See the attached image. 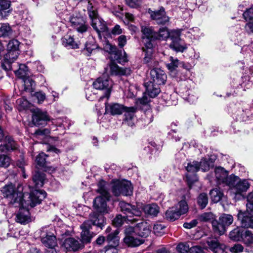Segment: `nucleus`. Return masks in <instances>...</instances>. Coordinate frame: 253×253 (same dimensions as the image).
<instances>
[{
	"label": "nucleus",
	"mask_w": 253,
	"mask_h": 253,
	"mask_svg": "<svg viewBox=\"0 0 253 253\" xmlns=\"http://www.w3.org/2000/svg\"><path fill=\"white\" fill-rule=\"evenodd\" d=\"M62 247L67 251L76 252L84 247V245L80 241L74 238L69 237L65 239L62 243Z\"/></svg>",
	"instance_id": "2eb2a0df"
},
{
	"label": "nucleus",
	"mask_w": 253,
	"mask_h": 253,
	"mask_svg": "<svg viewBox=\"0 0 253 253\" xmlns=\"http://www.w3.org/2000/svg\"><path fill=\"white\" fill-rule=\"evenodd\" d=\"M16 40L12 39L7 45V51L5 59L1 63L2 68L6 71L11 69V64L15 60L14 53L16 51Z\"/></svg>",
	"instance_id": "6e6552de"
},
{
	"label": "nucleus",
	"mask_w": 253,
	"mask_h": 253,
	"mask_svg": "<svg viewBox=\"0 0 253 253\" xmlns=\"http://www.w3.org/2000/svg\"><path fill=\"white\" fill-rule=\"evenodd\" d=\"M247 211H250L251 214H253V192L250 193L247 196Z\"/></svg>",
	"instance_id": "0e129e2a"
},
{
	"label": "nucleus",
	"mask_w": 253,
	"mask_h": 253,
	"mask_svg": "<svg viewBox=\"0 0 253 253\" xmlns=\"http://www.w3.org/2000/svg\"><path fill=\"white\" fill-rule=\"evenodd\" d=\"M87 10L88 15L91 20V22L96 18H99L96 9L93 7L90 1H88Z\"/></svg>",
	"instance_id": "3c124183"
},
{
	"label": "nucleus",
	"mask_w": 253,
	"mask_h": 253,
	"mask_svg": "<svg viewBox=\"0 0 253 253\" xmlns=\"http://www.w3.org/2000/svg\"><path fill=\"white\" fill-rule=\"evenodd\" d=\"M81 228L82 230L81 234L82 244L83 245L84 244L90 243L94 236L93 233L90 231L91 228L86 226H84V223L81 225Z\"/></svg>",
	"instance_id": "a878e982"
},
{
	"label": "nucleus",
	"mask_w": 253,
	"mask_h": 253,
	"mask_svg": "<svg viewBox=\"0 0 253 253\" xmlns=\"http://www.w3.org/2000/svg\"><path fill=\"white\" fill-rule=\"evenodd\" d=\"M97 192L100 196L96 197L93 200V207L96 211L101 213H107L109 208L106 202L110 198V194L108 191L109 184L104 180H100L97 184Z\"/></svg>",
	"instance_id": "20e7f679"
},
{
	"label": "nucleus",
	"mask_w": 253,
	"mask_h": 253,
	"mask_svg": "<svg viewBox=\"0 0 253 253\" xmlns=\"http://www.w3.org/2000/svg\"><path fill=\"white\" fill-rule=\"evenodd\" d=\"M62 40L63 44L68 48L77 49L81 47V42L75 41L73 37L71 36H65Z\"/></svg>",
	"instance_id": "c85d7f7f"
},
{
	"label": "nucleus",
	"mask_w": 253,
	"mask_h": 253,
	"mask_svg": "<svg viewBox=\"0 0 253 253\" xmlns=\"http://www.w3.org/2000/svg\"><path fill=\"white\" fill-rule=\"evenodd\" d=\"M143 119L145 124H149L153 121V115L151 110H147L144 112Z\"/></svg>",
	"instance_id": "e2e57ef3"
},
{
	"label": "nucleus",
	"mask_w": 253,
	"mask_h": 253,
	"mask_svg": "<svg viewBox=\"0 0 253 253\" xmlns=\"http://www.w3.org/2000/svg\"><path fill=\"white\" fill-rule=\"evenodd\" d=\"M20 157L21 160L19 161V163L17 162V175L19 174L21 175L23 178H26L27 175L25 173V170L24 167L25 162L24 161L23 155L22 153H20Z\"/></svg>",
	"instance_id": "79ce46f5"
},
{
	"label": "nucleus",
	"mask_w": 253,
	"mask_h": 253,
	"mask_svg": "<svg viewBox=\"0 0 253 253\" xmlns=\"http://www.w3.org/2000/svg\"><path fill=\"white\" fill-rule=\"evenodd\" d=\"M170 62L166 64L168 69L172 71L174 70L179 65V61L176 58L172 56L169 57Z\"/></svg>",
	"instance_id": "5fc2aeb1"
},
{
	"label": "nucleus",
	"mask_w": 253,
	"mask_h": 253,
	"mask_svg": "<svg viewBox=\"0 0 253 253\" xmlns=\"http://www.w3.org/2000/svg\"><path fill=\"white\" fill-rule=\"evenodd\" d=\"M27 186L18 185L17 187V203L19 211L17 213V222L27 224L31 220L29 206L33 208L41 203L45 198L46 193L41 190H35L29 193Z\"/></svg>",
	"instance_id": "f257e3e1"
},
{
	"label": "nucleus",
	"mask_w": 253,
	"mask_h": 253,
	"mask_svg": "<svg viewBox=\"0 0 253 253\" xmlns=\"http://www.w3.org/2000/svg\"><path fill=\"white\" fill-rule=\"evenodd\" d=\"M50 133V130L48 128L43 129H38L34 133V137L39 138L40 136H47Z\"/></svg>",
	"instance_id": "680f3d73"
},
{
	"label": "nucleus",
	"mask_w": 253,
	"mask_h": 253,
	"mask_svg": "<svg viewBox=\"0 0 253 253\" xmlns=\"http://www.w3.org/2000/svg\"><path fill=\"white\" fill-rule=\"evenodd\" d=\"M243 231V229L239 227H237L230 231L229 235V238L232 240L235 241H241L242 240Z\"/></svg>",
	"instance_id": "e433bc0d"
},
{
	"label": "nucleus",
	"mask_w": 253,
	"mask_h": 253,
	"mask_svg": "<svg viewBox=\"0 0 253 253\" xmlns=\"http://www.w3.org/2000/svg\"><path fill=\"white\" fill-rule=\"evenodd\" d=\"M186 169L188 172H196L200 169L199 162L194 161L187 164Z\"/></svg>",
	"instance_id": "13d9d810"
},
{
	"label": "nucleus",
	"mask_w": 253,
	"mask_h": 253,
	"mask_svg": "<svg viewBox=\"0 0 253 253\" xmlns=\"http://www.w3.org/2000/svg\"><path fill=\"white\" fill-rule=\"evenodd\" d=\"M179 30L173 31L172 35L170 36L171 43L169 47L174 51L178 52H183L187 48V44L180 38Z\"/></svg>",
	"instance_id": "9b49d317"
},
{
	"label": "nucleus",
	"mask_w": 253,
	"mask_h": 253,
	"mask_svg": "<svg viewBox=\"0 0 253 253\" xmlns=\"http://www.w3.org/2000/svg\"><path fill=\"white\" fill-rule=\"evenodd\" d=\"M177 125L176 123H172L171 124V130L168 133V136L169 138L174 140L175 142L179 141L180 139V137L178 136V134H177V130L174 128V127Z\"/></svg>",
	"instance_id": "603ef678"
},
{
	"label": "nucleus",
	"mask_w": 253,
	"mask_h": 253,
	"mask_svg": "<svg viewBox=\"0 0 253 253\" xmlns=\"http://www.w3.org/2000/svg\"><path fill=\"white\" fill-rule=\"evenodd\" d=\"M127 107L119 103H105V112L112 115H121Z\"/></svg>",
	"instance_id": "412c9836"
},
{
	"label": "nucleus",
	"mask_w": 253,
	"mask_h": 253,
	"mask_svg": "<svg viewBox=\"0 0 253 253\" xmlns=\"http://www.w3.org/2000/svg\"><path fill=\"white\" fill-rule=\"evenodd\" d=\"M124 243L129 247H137L142 244L140 239L135 238L134 235L126 236L124 239Z\"/></svg>",
	"instance_id": "f704fd0d"
},
{
	"label": "nucleus",
	"mask_w": 253,
	"mask_h": 253,
	"mask_svg": "<svg viewBox=\"0 0 253 253\" xmlns=\"http://www.w3.org/2000/svg\"><path fill=\"white\" fill-rule=\"evenodd\" d=\"M198 218L202 222L211 221L212 222V220H215L214 215L211 212H205L200 215Z\"/></svg>",
	"instance_id": "8fccbe9b"
},
{
	"label": "nucleus",
	"mask_w": 253,
	"mask_h": 253,
	"mask_svg": "<svg viewBox=\"0 0 253 253\" xmlns=\"http://www.w3.org/2000/svg\"><path fill=\"white\" fill-rule=\"evenodd\" d=\"M156 62V61L154 59ZM157 64L156 65L152 62V66H150L149 63H146L150 68H153L150 71V75L153 80V82L155 83L158 84H165L167 80V75L165 73L164 71L160 68H157L158 62L157 61Z\"/></svg>",
	"instance_id": "f8f14e48"
},
{
	"label": "nucleus",
	"mask_w": 253,
	"mask_h": 253,
	"mask_svg": "<svg viewBox=\"0 0 253 253\" xmlns=\"http://www.w3.org/2000/svg\"><path fill=\"white\" fill-rule=\"evenodd\" d=\"M122 194L125 196H129L132 194V187L131 183L127 180L120 181Z\"/></svg>",
	"instance_id": "c9c22d12"
},
{
	"label": "nucleus",
	"mask_w": 253,
	"mask_h": 253,
	"mask_svg": "<svg viewBox=\"0 0 253 253\" xmlns=\"http://www.w3.org/2000/svg\"><path fill=\"white\" fill-rule=\"evenodd\" d=\"M172 32L173 31L169 33L168 29L166 27L160 28L159 32H157L156 40H165L168 38L170 39V36L172 35Z\"/></svg>",
	"instance_id": "58836bf2"
},
{
	"label": "nucleus",
	"mask_w": 253,
	"mask_h": 253,
	"mask_svg": "<svg viewBox=\"0 0 253 253\" xmlns=\"http://www.w3.org/2000/svg\"><path fill=\"white\" fill-rule=\"evenodd\" d=\"M242 237L241 241L246 244L250 245L253 243V234L250 231L244 230Z\"/></svg>",
	"instance_id": "09e8293b"
},
{
	"label": "nucleus",
	"mask_w": 253,
	"mask_h": 253,
	"mask_svg": "<svg viewBox=\"0 0 253 253\" xmlns=\"http://www.w3.org/2000/svg\"><path fill=\"white\" fill-rule=\"evenodd\" d=\"M176 250L178 253H188L190 247L187 243H180L177 245Z\"/></svg>",
	"instance_id": "69168bd1"
},
{
	"label": "nucleus",
	"mask_w": 253,
	"mask_h": 253,
	"mask_svg": "<svg viewBox=\"0 0 253 253\" xmlns=\"http://www.w3.org/2000/svg\"><path fill=\"white\" fill-rule=\"evenodd\" d=\"M104 69L105 73L107 75L122 76L126 74V70L120 68L113 61H111Z\"/></svg>",
	"instance_id": "4be33fe9"
},
{
	"label": "nucleus",
	"mask_w": 253,
	"mask_h": 253,
	"mask_svg": "<svg viewBox=\"0 0 253 253\" xmlns=\"http://www.w3.org/2000/svg\"><path fill=\"white\" fill-rule=\"evenodd\" d=\"M22 82L24 84V90L32 94L36 86L35 82L29 77H28L27 78L23 79Z\"/></svg>",
	"instance_id": "7c9ffc66"
},
{
	"label": "nucleus",
	"mask_w": 253,
	"mask_h": 253,
	"mask_svg": "<svg viewBox=\"0 0 253 253\" xmlns=\"http://www.w3.org/2000/svg\"><path fill=\"white\" fill-rule=\"evenodd\" d=\"M188 210V206L186 201H181L175 207H171L167 211L165 214L166 218L169 221H174L181 214L187 212Z\"/></svg>",
	"instance_id": "0eeeda50"
},
{
	"label": "nucleus",
	"mask_w": 253,
	"mask_h": 253,
	"mask_svg": "<svg viewBox=\"0 0 253 253\" xmlns=\"http://www.w3.org/2000/svg\"><path fill=\"white\" fill-rule=\"evenodd\" d=\"M103 49L112 56L114 55V60H116L119 63L124 64L127 62L126 57L125 56L121 57V53L117 47L115 45H112L108 41H104Z\"/></svg>",
	"instance_id": "ddd939ff"
},
{
	"label": "nucleus",
	"mask_w": 253,
	"mask_h": 253,
	"mask_svg": "<svg viewBox=\"0 0 253 253\" xmlns=\"http://www.w3.org/2000/svg\"><path fill=\"white\" fill-rule=\"evenodd\" d=\"M119 233V230L118 229H116L113 231V232L107 235L106 242L108 243V246L105 247V249H106V248L110 250L117 249L116 248L119 244L120 239L118 236Z\"/></svg>",
	"instance_id": "aec40b11"
},
{
	"label": "nucleus",
	"mask_w": 253,
	"mask_h": 253,
	"mask_svg": "<svg viewBox=\"0 0 253 253\" xmlns=\"http://www.w3.org/2000/svg\"><path fill=\"white\" fill-rule=\"evenodd\" d=\"M49 120V117L46 112H43L39 109H36L34 112L32 121L35 126H44Z\"/></svg>",
	"instance_id": "f3484780"
},
{
	"label": "nucleus",
	"mask_w": 253,
	"mask_h": 253,
	"mask_svg": "<svg viewBox=\"0 0 253 253\" xmlns=\"http://www.w3.org/2000/svg\"><path fill=\"white\" fill-rule=\"evenodd\" d=\"M243 16L246 21L253 20V7L247 9L243 13Z\"/></svg>",
	"instance_id": "774afa93"
},
{
	"label": "nucleus",
	"mask_w": 253,
	"mask_h": 253,
	"mask_svg": "<svg viewBox=\"0 0 253 253\" xmlns=\"http://www.w3.org/2000/svg\"><path fill=\"white\" fill-rule=\"evenodd\" d=\"M143 209L145 214L152 216H156L159 212V207L156 204L145 205Z\"/></svg>",
	"instance_id": "2f4dec72"
},
{
	"label": "nucleus",
	"mask_w": 253,
	"mask_h": 253,
	"mask_svg": "<svg viewBox=\"0 0 253 253\" xmlns=\"http://www.w3.org/2000/svg\"><path fill=\"white\" fill-rule=\"evenodd\" d=\"M41 241L48 249L55 248L57 245L56 237L50 232L46 233L45 236H43Z\"/></svg>",
	"instance_id": "bb28decb"
},
{
	"label": "nucleus",
	"mask_w": 253,
	"mask_h": 253,
	"mask_svg": "<svg viewBox=\"0 0 253 253\" xmlns=\"http://www.w3.org/2000/svg\"><path fill=\"white\" fill-rule=\"evenodd\" d=\"M228 186L236 200L244 199V193L249 189L251 184L246 179H241L238 176L231 175L228 180Z\"/></svg>",
	"instance_id": "39448f33"
},
{
	"label": "nucleus",
	"mask_w": 253,
	"mask_h": 253,
	"mask_svg": "<svg viewBox=\"0 0 253 253\" xmlns=\"http://www.w3.org/2000/svg\"><path fill=\"white\" fill-rule=\"evenodd\" d=\"M10 158L7 155H0V167L7 168L10 164Z\"/></svg>",
	"instance_id": "052dcab7"
},
{
	"label": "nucleus",
	"mask_w": 253,
	"mask_h": 253,
	"mask_svg": "<svg viewBox=\"0 0 253 253\" xmlns=\"http://www.w3.org/2000/svg\"><path fill=\"white\" fill-rule=\"evenodd\" d=\"M8 222L9 225L7 236L9 237L15 238L16 234V227L15 225L16 222V215H15V213L12 214L11 216L8 219Z\"/></svg>",
	"instance_id": "72a5a7b5"
},
{
	"label": "nucleus",
	"mask_w": 253,
	"mask_h": 253,
	"mask_svg": "<svg viewBox=\"0 0 253 253\" xmlns=\"http://www.w3.org/2000/svg\"><path fill=\"white\" fill-rule=\"evenodd\" d=\"M91 26L99 35L101 33H107L108 28L105 22L99 18H96L91 22Z\"/></svg>",
	"instance_id": "cd10ccee"
},
{
	"label": "nucleus",
	"mask_w": 253,
	"mask_h": 253,
	"mask_svg": "<svg viewBox=\"0 0 253 253\" xmlns=\"http://www.w3.org/2000/svg\"><path fill=\"white\" fill-rule=\"evenodd\" d=\"M111 191L115 196H119L122 194L120 180H112L111 183Z\"/></svg>",
	"instance_id": "a19ab883"
},
{
	"label": "nucleus",
	"mask_w": 253,
	"mask_h": 253,
	"mask_svg": "<svg viewBox=\"0 0 253 253\" xmlns=\"http://www.w3.org/2000/svg\"><path fill=\"white\" fill-rule=\"evenodd\" d=\"M199 164L200 169H201L203 171L209 170L210 167L212 165L211 162L206 159H202Z\"/></svg>",
	"instance_id": "4d7b16f0"
},
{
	"label": "nucleus",
	"mask_w": 253,
	"mask_h": 253,
	"mask_svg": "<svg viewBox=\"0 0 253 253\" xmlns=\"http://www.w3.org/2000/svg\"><path fill=\"white\" fill-rule=\"evenodd\" d=\"M121 211L126 216H123L121 214L116 215L113 220V224L116 227L122 226L125 222L127 221L130 222L137 221L142 214V210L140 208L135 205L126 203L124 201H121L119 204Z\"/></svg>",
	"instance_id": "f03ea898"
},
{
	"label": "nucleus",
	"mask_w": 253,
	"mask_h": 253,
	"mask_svg": "<svg viewBox=\"0 0 253 253\" xmlns=\"http://www.w3.org/2000/svg\"><path fill=\"white\" fill-rule=\"evenodd\" d=\"M135 234L142 237H147L151 232V227L146 221H142L136 224L135 227Z\"/></svg>",
	"instance_id": "5701e85b"
},
{
	"label": "nucleus",
	"mask_w": 253,
	"mask_h": 253,
	"mask_svg": "<svg viewBox=\"0 0 253 253\" xmlns=\"http://www.w3.org/2000/svg\"><path fill=\"white\" fill-rule=\"evenodd\" d=\"M219 220L227 228L233 223V217L231 214L224 213L219 217Z\"/></svg>",
	"instance_id": "de8ad7c7"
},
{
	"label": "nucleus",
	"mask_w": 253,
	"mask_h": 253,
	"mask_svg": "<svg viewBox=\"0 0 253 253\" xmlns=\"http://www.w3.org/2000/svg\"><path fill=\"white\" fill-rule=\"evenodd\" d=\"M45 175L44 173L36 171L33 176V181L36 188L42 187L44 184Z\"/></svg>",
	"instance_id": "473e14b6"
},
{
	"label": "nucleus",
	"mask_w": 253,
	"mask_h": 253,
	"mask_svg": "<svg viewBox=\"0 0 253 253\" xmlns=\"http://www.w3.org/2000/svg\"><path fill=\"white\" fill-rule=\"evenodd\" d=\"M243 212L240 211L238 214V220L240 221L242 227L246 228H253V214L250 211Z\"/></svg>",
	"instance_id": "a211bd4d"
},
{
	"label": "nucleus",
	"mask_w": 253,
	"mask_h": 253,
	"mask_svg": "<svg viewBox=\"0 0 253 253\" xmlns=\"http://www.w3.org/2000/svg\"><path fill=\"white\" fill-rule=\"evenodd\" d=\"M211 224L213 231L215 234L218 235H222L225 233L226 228L219 219L218 220H212Z\"/></svg>",
	"instance_id": "c756f323"
},
{
	"label": "nucleus",
	"mask_w": 253,
	"mask_h": 253,
	"mask_svg": "<svg viewBox=\"0 0 253 253\" xmlns=\"http://www.w3.org/2000/svg\"><path fill=\"white\" fill-rule=\"evenodd\" d=\"M1 192L4 203H6L8 206L7 212L10 214L12 210L16 209V206H14L16 203V188L12 184H8L2 188Z\"/></svg>",
	"instance_id": "423d86ee"
},
{
	"label": "nucleus",
	"mask_w": 253,
	"mask_h": 253,
	"mask_svg": "<svg viewBox=\"0 0 253 253\" xmlns=\"http://www.w3.org/2000/svg\"><path fill=\"white\" fill-rule=\"evenodd\" d=\"M84 226L92 228V226H95L97 228L102 229L105 225V218L101 214L93 212L89 215V219L85 221L84 223Z\"/></svg>",
	"instance_id": "4468645a"
},
{
	"label": "nucleus",
	"mask_w": 253,
	"mask_h": 253,
	"mask_svg": "<svg viewBox=\"0 0 253 253\" xmlns=\"http://www.w3.org/2000/svg\"><path fill=\"white\" fill-rule=\"evenodd\" d=\"M28 68L25 64H20L19 65V68L17 70V77L21 79L27 78L28 77Z\"/></svg>",
	"instance_id": "49530a36"
},
{
	"label": "nucleus",
	"mask_w": 253,
	"mask_h": 253,
	"mask_svg": "<svg viewBox=\"0 0 253 253\" xmlns=\"http://www.w3.org/2000/svg\"><path fill=\"white\" fill-rule=\"evenodd\" d=\"M210 195L212 201L214 203H217L222 199L223 193L219 188H215L210 191Z\"/></svg>",
	"instance_id": "4c0bfd02"
},
{
	"label": "nucleus",
	"mask_w": 253,
	"mask_h": 253,
	"mask_svg": "<svg viewBox=\"0 0 253 253\" xmlns=\"http://www.w3.org/2000/svg\"><path fill=\"white\" fill-rule=\"evenodd\" d=\"M97 47V46L94 44L93 41L86 42L85 43L83 52L86 55L89 56L91 54L92 52L94 50L96 49Z\"/></svg>",
	"instance_id": "37998d69"
},
{
	"label": "nucleus",
	"mask_w": 253,
	"mask_h": 253,
	"mask_svg": "<svg viewBox=\"0 0 253 253\" xmlns=\"http://www.w3.org/2000/svg\"><path fill=\"white\" fill-rule=\"evenodd\" d=\"M11 34V30L9 25L3 24L0 27V37L8 36Z\"/></svg>",
	"instance_id": "6e6d98bb"
},
{
	"label": "nucleus",
	"mask_w": 253,
	"mask_h": 253,
	"mask_svg": "<svg viewBox=\"0 0 253 253\" xmlns=\"http://www.w3.org/2000/svg\"><path fill=\"white\" fill-rule=\"evenodd\" d=\"M10 5V1L7 0H0V13L4 14V18H5L9 13V9Z\"/></svg>",
	"instance_id": "ea45409f"
},
{
	"label": "nucleus",
	"mask_w": 253,
	"mask_h": 253,
	"mask_svg": "<svg viewBox=\"0 0 253 253\" xmlns=\"http://www.w3.org/2000/svg\"><path fill=\"white\" fill-rule=\"evenodd\" d=\"M215 176L218 184H223L228 186V172L223 168H216L214 170Z\"/></svg>",
	"instance_id": "b1692460"
},
{
	"label": "nucleus",
	"mask_w": 253,
	"mask_h": 253,
	"mask_svg": "<svg viewBox=\"0 0 253 253\" xmlns=\"http://www.w3.org/2000/svg\"><path fill=\"white\" fill-rule=\"evenodd\" d=\"M70 22L72 27L80 34L85 33L89 28L84 18L80 14H73L71 15Z\"/></svg>",
	"instance_id": "9d476101"
},
{
	"label": "nucleus",
	"mask_w": 253,
	"mask_h": 253,
	"mask_svg": "<svg viewBox=\"0 0 253 253\" xmlns=\"http://www.w3.org/2000/svg\"><path fill=\"white\" fill-rule=\"evenodd\" d=\"M159 85L152 81H149L145 83L144 85L148 95L151 98L156 97L160 92Z\"/></svg>",
	"instance_id": "393cba45"
},
{
	"label": "nucleus",
	"mask_w": 253,
	"mask_h": 253,
	"mask_svg": "<svg viewBox=\"0 0 253 253\" xmlns=\"http://www.w3.org/2000/svg\"><path fill=\"white\" fill-rule=\"evenodd\" d=\"M6 149L8 151L14 150L15 148V143L14 140L9 136L5 137V144H4Z\"/></svg>",
	"instance_id": "bf43d9fd"
},
{
	"label": "nucleus",
	"mask_w": 253,
	"mask_h": 253,
	"mask_svg": "<svg viewBox=\"0 0 253 253\" xmlns=\"http://www.w3.org/2000/svg\"><path fill=\"white\" fill-rule=\"evenodd\" d=\"M149 13L151 18L158 24H165L169 21V17L167 16L165 9L162 6L157 10L152 11L149 9Z\"/></svg>",
	"instance_id": "dca6fc26"
},
{
	"label": "nucleus",
	"mask_w": 253,
	"mask_h": 253,
	"mask_svg": "<svg viewBox=\"0 0 253 253\" xmlns=\"http://www.w3.org/2000/svg\"><path fill=\"white\" fill-rule=\"evenodd\" d=\"M208 203V197L207 194L201 193L197 197V204L201 209H204Z\"/></svg>",
	"instance_id": "a18cd8bd"
},
{
	"label": "nucleus",
	"mask_w": 253,
	"mask_h": 253,
	"mask_svg": "<svg viewBox=\"0 0 253 253\" xmlns=\"http://www.w3.org/2000/svg\"><path fill=\"white\" fill-rule=\"evenodd\" d=\"M136 108L134 107H127L125 112V119L124 120H134V113L136 112Z\"/></svg>",
	"instance_id": "864d4df0"
},
{
	"label": "nucleus",
	"mask_w": 253,
	"mask_h": 253,
	"mask_svg": "<svg viewBox=\"0 0 253 253\" xmlns=\"http://www.w3.org/2000/svg\"><path fill=\"white\" fill-rule=\"evenodd\" d=\"M112 85V80L108 77H106L105 76L99 77L93 83L94 88L105 91L104 94L100 98V99L104 97H106L107 99L109 98Z\"/></svg>",
	"instance_id": "1a4fd4ad"
},
{
	"label": "nucleus",
	"mask_w": 253,
	"mask_h": 253,
	"mask_svg": "<svg viewBox=\"0 0 253 253\" xmlns=\"http://www.w3.org/2000/svg\"><path fill=\"white\" fill-rule=\"evenodd\" d=\"M142 33V39L144 44V47L142 48L145 55L144 58V62L149 63L150 66H152L153 62L156 65L157 62L152 58L153 48L155 46V41L157 37V32H155L152 27L147 26L141 27Z\"/></svg>",
	"instance_id": "7ed1b4c3"
},
{
	"label": "nucleus",
	"mask_w": 253,
	"mask_h": 253,
	"mask_svg": "<svg viewBox=\"0 0 253 253\" xmlns=\"http://www.w3.org/2000/svg\"><path fill=\"white\" fill-rule=\"evenodd\" d=\"M206 243L209 248L214 253H223L226 247L224 244H220L215 238L209 237Z\"/></svg>",
	"instance_id": "6ab92c4d"
},
{
	"label": "nucleus",
	"mask_w": 253,
	"mask_h": 253,
	"mask_svg": "<svg viewBox=\"0 0 253 253\" xmlns=\"http://www.w3.org/2000/svg\"><path fill=\"white\" fill-rule=\"evenodd\" d=\"M47 157L45 154L43 152L40 153L37 157L36 161L37 165L39 168H46L47 162L46 161V158Z\"/></svg>",
	"instance_id": "c03bdc74"
},
{
	"label": "nucleus",
	"mask_w": 253,
	"mask_h": 253,
	"mask_svg": "<svg viewBox=\"0 0 253 253\" xmlns=\"http://www.w3.org/2000/svg\"><path fill=\"white\" fill-rule=\"evenodd\" d=\"M165 227L161 223H157L154 225V233L157 236H161L164 233Z\"/></svg>",
	"instance_id": "338daca9"
}]
</instances>
